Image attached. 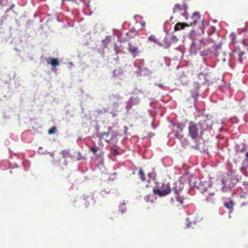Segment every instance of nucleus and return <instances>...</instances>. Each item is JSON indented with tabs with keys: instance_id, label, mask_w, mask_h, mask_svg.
I'll return each mask as SVG.
<instances>
[{
	"instance_id": "obj_1",
	"label": "nucleus",
	"mask_w": 248,
	"mask_h": 248,
	"mask_svg": "<svg viewBox=\"0 0 248 248\" xmlns=\"http://www.w3.org/2000/svg\"><path fill=\"white\" fill-rule=\"evenodd\" d=\"M171 191L172 188H171L170 184L167 182L158 184L153 189L154 194L160 197L169 195Z\"/></svg>"
},
{
	"instance_id": "obj_2",
	"label": "nucleus",
	"mask_w": 248,
	"mask_h": 248,
	"mask_svg": "<svg viewBox=\"0 0 248 248\" xmlns=\"http://www.w3.org/2000/svg\"><path fill=\"white\" fill-rule=\"evenodd\" d=\"M188 136L192 140H197L200 135V132L198 126L193 122H190L188 126Z\"/></svg>"
},
{
	"instance_id": "obj_3",
	"label": "nucleus",
	"mask_w": 248,
	"mask_h": 248,
	"mask_svg": "<svg viewBox=\"0 0 248 248\" xmlns=\"http://www.w3.org/2000/svg\"><path fill=\"white\" fill-rule=\"evenodd\" d=\"M187 5L186 3H184L182 5L177 3L175 4L173 8V14H179L181 16H184L185 19H187Z\"/></svg>"
},
{
	"instance_id": "obj_4",
	"label": "nucleus",
	"mask_w": 248,
	"mask_h": 248,
	"mask_svg": "<svg viewBox=\"0 0 248 248\" xmlns=\"http://www.w3.org/2000/svg\"><path fill=\"white\" fill-rule=\"evenodd\" d=\"M172 191L174 192V197H172L170 199L171 203L176 206L181 205L183 202V198L180 196L179 194V191L177 190L176 187H172Z\"/></svg>"
},
{
	"instance_id": "obj_5",
	"label": "nucleus",
	"mask_w": 248,
	"mask_h": 248,
	"mask_svg": "<svg viewBox=\"0 0 248 248\" xmlns=\"http://www.w3.org/2000/svg\"><path fill=\"white\" fill-rule=\"evenodd\" d=\"M199 124L201 128L200 133L202 134L204 131L211 129L212 127V122L209 119L201 121Z\"/></svg>"
},
{
	"instance_id": "obj_6",
	"label": "nucleus",
	"mask_w": 248,
	"mask_h": 248,
	"mask_svg": "<svg viewBox=\"0 0 248 248\" xmlns=\"http://www.w3.org/2000/svg\"><path fill=\"white\" fill-rule=\"evenodd\" d=\"M205 46V43L203 38H202L199 40H195L192 44V46L197 47L199 50H201L202 48H204Z\"/></svg>"
},
{
	"instance_id": "obj_7",
	"label": "nucleus",
	"mask_w": 248,
	"mask_h": 248,
	"mask_svg": "<svg viewBox=\"0 0 248 248\" xmlns=\"http://www.w3.org/2000/svg\"><path fill=\"white\" fill-rule=\"evenodd\" d=\"M175 38V36L174 35L166 36L164 39L165 44L163 45L164 46V47L166 48L169 47L171 44V41Z\"/></svg>"
},
{
	"instance_id": "obj_8",
	"label": "nucleus",
	"mask_w": 248,
	"mask_h": 248,
	"mask_svg": "<svg viewBox=\"0 0 248 248\" xmlns=\"http://www.w3.org/2000/svg\"><path fill=\"white\" fill-rule=\"evenodd\" d=\"M106 136L107 137H108L109 136H110V139L109 140H106V141L108 143H111L112 142H116V135L112 134L110 132L108 133H104L103 134V136Z\"/></svg>"
},
{
	"instance_id": "obj_9",
	"label": "nucleus",
	"mask_w": 248,
	"mask_h": 248,
	"mask_svg": "<svg viewBox=\"0 0 248 248\" xmlns=\"http://www.w3.org/2000/svg\"><path fill=\"white\" fill-rule=\"evenodd\" d=\"M200 17H201V16L199 12H194L192 16V19L193 21L190 22L189 23V25H190V26H191L193 24H196L197 21L200 19Z\"/></svg>"
},
{
	"instance_id": "obj_10",
	"label": "nucleus",
	"mask_w": 248,
	"mask_h": 248,
	"mask_svg": "<svg viewBox=\"0 0 248 248\" xmlns=\"http://www.w3.org/2000/svg\"><path fill=\"white\" fill-rule=\"evenodd\" d=\"M190 25L188 23H177L175 27H174V30L175 31H178L180 30L184 29L185 27H188Z\"/></svg>"
},
{
	"instance_id": "obj_11",
	"label": "nucleus",
	"mask_w": 248,
	"mask_h": 248,
	"mask_svg": "<svg viewBox=\"0 0 248 248\" xmlns=\"http://www.w3.org/2000/svg\"><path fill=\"white\" fill-rule=\"evenodd\" d=\"M128 51L131 53L134 57H135L137 54L138 47L136 46H133L130 44L127 48Z\"/></svg>"
},
{
	"instance_id": "obj_12",
	"label": "nucleus",
	"mask_w": 248,
	"mask_h": 248,
	"mask_svg": "<svg viewBox=\"0 0 248 248\" xmlns=\"http://www.w3.org/2000/svg\"><path fill=\"white\" fill-rule=\"evenodd\" d=\"M223 204L225 207L230 210L231 212H232L234 202L232 200L230 202H224Z\"/></svg>"
},
{
	"instance_id": "obj_13",
	"label": "nucleus",
	"mask_w": 248,
	"mask_h": 248,
	"mask_svg": "<svg viewBox=\"0 0 248 248\" xmlns=\"http://www.w3.org/2000/svg\"><path fill=\"white\" fill-rule=\"evenodd\" d=\"M49 59L50 60V61H47V64H51L53 67H56L59 65V62L58 60L56 58H52L51 57L49 58Z\"/></svg>"
},
{
	"instance_id": "obj_14",
	"label": "nucleus",
	"mask_w": 248,
	"mask_h": 248,
	"mask_svg": "<svg viewBox=\"0 0 248 248\" xmlns=\"http://www.w3.org/2000/svg\"><path fill=\"white\" fill-rule=\"evenodd\" d=\"M84 200L86 201V202H85V205L86 206H88V205L89 204V203H87V201H88L89 202H94V200H93V197L92 196H86L84 198Z\"/></svg>"
},
{
	"instance_id": "obj_15",
	"label": "nucleus",
	"mask_w": 248,
	"mask_h": 248,
	"mask_svg": "<svg viewBox=\"0 0 248 248\" xmlns=\"http://www.w3.org/2000/svg\"><path fill=\"white\" fill-rule=\"evenodd\" d=\"M138 175L142 182L145 181V176L141 168H140L138 173Z\"/></svg>"
},
{
	"instance_id": "obj_16",
	"label": "nucleus",
	"mask_w": 248,
	"mask_h": 248,
	"mask_svg": "<svg viewBox=\"0 0 248 248\" xmlns=\"http://www.w3.org/2000/svg\"><path fill=\"white\" fill-rule=\"evenodd\" d=\"M99 147L97 146L96 145H94L93 146L89 148V150L91 152H92L94 155H95L96 152L99 150Z\"/></svg>"
},
{
	"instance_id": "obj_17",
	"label": "nucleus",
	"mask_w": 248,
	"mask_h": 248,
	"mask_svg": "<svg viewBox=\"0 0 248 248\" xmlns=\"http://www.w3.org/2000/svg\"><path fill=\"white\" fill-rule=\"evenodd\" d=\"M119 211H120V212L122 213V214H123L124 213L126 210V206H125V203H121L120 206H119Z\"/></svg>"
},
{
	"instance_id": "obj_18",
	"label": "nucleus",
	"mask_w": 248,
	"mask_h": 248,
	"mask_svg": "<svg viewBox=\"0 0 248 248\" xmlns=\"http://www.w3.org/2000/svg\"><path fill=\"white\" fill-rule=\"evenodd\" d=\"M148 39L149 41L153 42L155 43H158V39H157L155 36L154 35H151L150 36H149Z\"/></svg>"
},
{
	"instance_id": "obj_19",
	"label": "nucleus",
	"mask_w": 248,
	"mask_h": 248,
	"mask_svg": "<svg viewBox=\"0 0 248 248\" xmlns=\"http://www.w3.org/2000/svg\"><path fill=\"white\" fill-rule=\"evenodd\" d=\"M245 54V52L244 51H240L238 52V55L239 57L238 61L240 63H242L243 62L242 56Z\"/></svg>"
},
{
	"instance_id": "obj_20",
	"label": "nucleus",
	"mask_w": 248,
	"mask_h": 248,
	"mask_svg": "<svg viewBox=\"0 0 248 248\" xmlns=\"http://www.w3.org/2000/svg\"><path fill=\"white\" fill-rule=\"evenodd\" d=\"M56 127L55 126H52L50 129L48 130V134L49 135L53 134L56 133Z\"/></svg>"
},
{
	"instance_id": "obj_21",
	"label": "nucleus",
	"mask_w": 248,
	"mask_h": 248,
	"mask_svg": "<svg viewBox=\"0 0 248 248\" xmlns=\"http://www.w3.org/2000/svg\"><path fill=\"white\" fill-rule=\"evenodd\" d=\"M175 136L177 138H178L179 140H182L183 138V136L182 135H181L178 133H176L175 134Z\"/></svg>"
},
{
	"instance_id": "obj_22",
	"label": "nucleus",
	"mask_w": 248,
	"mask_h": 248,
	"mask_svg": "<svg viewBox=\"0 0 248 248\" xmlns=\"http://www.w3.org/2000/svg\"><path fill=\"white\" fill-rule=\"evenodd\" d=\"M111 153L115 156L119 154L118 151L116 149H114L112 150Z\"/></svg>"
},
{
	"instance_id": "obj_23",
	"label": "nucleus",
	"mask_w": 248,
	"mask_h": 248,
	"mask_svg": "<svg viewBox=\"0 0 248 248\" xmlns=\"http://www.w3.org/2000/svg\"><path fill=\"white\" fill-rule=\"evenodd\" d=\"M148 176L150 178H154L155 176V174L154 173H149L148 174Z\"/></svg>"
},
{
	"instance_id": "obj_24",
	"label": "nucleus",
	"mask_w": 248,
	"mask_h": 248,
	"mask_svg": "<svg viewBox=\"0 0 248 248\" xmlns=\"http://www.w3.org/2000/svg\"><path fill=\"white\" fill-rule=\"evenodd\" d=\"M8 1V0H0V6H3V3L4 2H7Z\"/></svg>"
},
{
	"instance_id": "obj_25",
	"label": "nucleus",
	"mask_w": 248,
	"mask_h": 248,
	"mask_svg": "<svg viewBox=\"0 0 248 248\" xmlns=\"http://www.w3.org/2000/svg\"><path fill=\"white\" fill-rule=\"evenodd\" d=\"M242 43L244 46H246V44L245 40H243Z\"/></svg>"
},
{
	"instance_id": "obj_26",
	"label": "nucleus",
	"mask_w": 248,
	"mask_h": 248,
	"mask_svg": "<svg viewBox=\"0 0 248 248\" xmlns=\"http://www.w3.org/2000/svg\"><path fill=\"white\" fill-rule=\"evenodd\" d=\"M246 156L247 159H248V152L246 153Z\"/></svg>"
},
{
	"instance_id": "obj_27",
	"label": "nucleus",
	"mask_w": 248,
	"mask_h": 248,
	"mask_svg": "<svg viewBox=\"0 0 248 248\" xmlns=\"http://www.w3.org/2000/svg\"><path fill=\"white\" fill-rule=\"evenodd\" d=\"M207 199L209 201L212 200V198L210 199V198L209 197H207Z\"/></svg>"
},
{
	"instance_id": "obj_28",
	"label": "nucleus",
	"mask_w": 248,
	"mask_h": 248,
	"mask_svg": "<svg viewBox=\"0 0 248 248\" xmlns=\"http://www.w3.org/2000/svg\"><path fill=\"white\" fill-rule=\"evenodd\" d=\"M191 223H188L187 224V227H190L191 226Z\"/></svg>"
},
{
	"instance_id": "obj_29",
	"label": "nucleus",
	"mask_w": 248,
	"mask_h": 248,
	"mask_svg": "<svg viewBox=\"0 0 248 248\" xmlns=\"http://www.w3.org/2000/svg\"><path fill=\"white\" fill-rule=\"evenodd\" d=\"M141 25H142L143 27H144V26H145V22L142 23H141Z\"/></svg>"
},
{
	"instance_id": "obj_30",
	"label": "nucleus",
	"mask_w": 248,
	"mask_h": 248,
	"mask_svg": "<svg viewBox=\"0 0 248 248\" xmlns=\"http://www.w3.org/2000/svg\"><path fill=\"white\" fill-rule=\"evenodd\" d=\"M210 197H211V196H214V194L213 193H211L209 195Z\"/></svg>"
},
{
	"instance_id": "obj_31",
	"label": "nucleus",
	"mask_w": 248,
	"mask_h": 248,
	"mask_svg": "<svg viewBox=\"0 0 248 248\" xmlns=\"http://www.w3.org/2000/svg\"><path fill=\"white\" fill-rule=\"evenodd\" d=\"M11 9H12V8H10V9H9L7 10V11H9V10H11Z\"/></svg>"
}]
</instances>
